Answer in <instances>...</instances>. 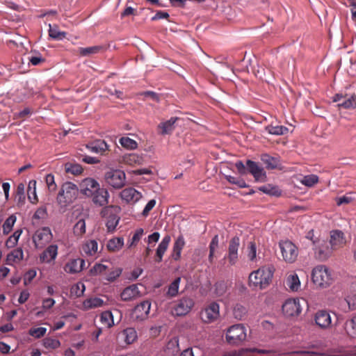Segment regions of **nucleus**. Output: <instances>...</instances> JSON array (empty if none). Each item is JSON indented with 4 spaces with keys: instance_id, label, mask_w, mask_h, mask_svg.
<instances>
[{
    "instance_id": "nucleus-1",
    "label": "nucleus",
    "mask_w": 356,
    "mask_h": 356,
    "mask_svg": "<svg viewBox=\"0 0 356 356\" xmlns=\"http://www.w3.org/2000/svg\"><path fill=\"white\" fill-rule=\"evenodd\" d=\"M235 166L238 172L241 175H244L248 172L257 182H264L266 180V173L264 168L255 161L247 160L246 165H244L242 161H238L235 163Z\"/></svg>"
},
{
    "instance_id": "nucleus-2",
    "label": "nucleus",
    "mask_w": 356,
    "mask_h": 356,
    "mask_svg": "<svg viewBox=\"0 0 356 356\" xmlns=\"http://www.w3.org/2000/svg\"><path fill=\"white\" fill-rule=\"evenodd\" d=\"M273 271L270 267H262L252 272L249 276V284L260 289L266 288L271 281Z\"/></svg>"
},
{
    "instance_id": "nucleus-3",
    "label": "nucleus",
    "mask_w": 356,
    "mask_h": 356,
    "mask_svg": "<svg viewBox=\"0 0 356 356\" xmlns=\"http://www.w3.org/2000/svg\"><path fill=\"white\" fill-rule=\"evenodd\" d=\"M79 191V187L76 184L69 181L64 183L57 196L58 204L66 205L72 203L76 199Z\"/></svg>"
},
{
    "instance_id": "nucleus-4",
    "label": "nucleus",
    "mask_w": 356,
    "mask_h": 356,
    "mask_svg": "<svg viewBox=\"0 0 356 356\" xmlns=\"http://www.w3.org/2000/svg\"><path fill=\"white\" fill-rule=\"evenodd\" d=\"M312 277L315 284L323 288L330 286L332 281V277L329 269L323 265H318L314 268Z\"/></svg>"
},
{
    "instance_id": "nucleus-5",
    "label": "nucleus",
    "mask_w": 356,
    "mask_h": 356,
    "mask_svg": "<svg viewBox=\"0 0 356 356\" xmlns=\"http://www.w3.org/2000/svg\"><path fill=\"white\" fill-rule=\"evenodd\" d=\"M245 327L242 324H236L229 327L227 331L226 340L229 344L238 345L246 339Z\"/></svg>"
},
{
    "instance_id": "nucleus-6",
    "label": "nucleus",
    "mask_w": 356,
    "mask_h": 356,
    "mask_svg": "<svg viewBox=\"0 0 356 356\" xmlns=\"http://www.w3.org/2000/svg\"><path fill=\"white\" fill-rule=\"evenodd\" d=\"M279 247L283 260L289 264L294 263L298 256V248L291 241H282L279 243Z\"/></svg>"
},
{
    "instance_id": "nucleus-7",
    "label": "nucleus",
    "mask_w": 356,
    "mask_h": 356,
    "mask_svg": "<svg viewBox=\"0 0 356 356\" xmlns=\"http://www.w3.org/2000/svg\"><path fill=\"white\" fill-rule=\"evenodd\" d=\"M314 257L319 261L327 260L332 253V248L324 240L313 241Z\"/></svg>"
},
{
    "instance_id": "nucleus-8",
    "label": "nucleus",
    "mask_w": 356,
    "mask_h": 356,
    "mask_svg": "<svg viewBox=\"0 0 356 356\" xmlns=\"http://www.w3.org/2000/svg\"><path fill=\"white\" fill-rule=\"evenodd\" d=\"M53 238L49 227H44L38 229L33 236V241L36 248H42Z\"/></svg>"
},
{
    "instance_id": "nucleus-9",
    "label": "nucleus",
    "mask_w": 356,
    "mask_h": 356,
    "mask_svg": "<svg viewBox=\"0 0 356 356\" xmlns=\"http://www.w3.org/2000/svg\"><path fill=\"white\" fill-rule=\"evenodd\" d=\"M105 180L112 187L120 188L125 184V173L120 170H111L105 174Z\"/></svg>"
},
{
    "instance_id": "nucleus-10",
    "label": "nucleus",
    "mask_w": 356,
    "mask_h": 356,
    "mask_svg": "<svg viewBox=\"0 0 356 356\" xmlns=\"http://www.w3.org/2000/svg\"><path fill=\"white\" fill-rule=\"evenodd\" d=\"M333 102H339V108L353 109L356 108V94L337 93L333 97Z\"/></svg>"
},
{
    "instance_id": "nucleus-11",
    "label": "nucleus",
    "mask_w": 356,
    "mask_h": 356,
    "mask_svg": "<svg viewBox=\"0 0 356 356\" xmlns=\"http://www.w3.org/2000/svg\"><path fill=\"white\" fill-rule=\"evenodd\" d=\"M151 308V302L144 300L137 305L133 309L131 316L135 321H143L148 318Z\"/></svg>"
},
{
    "instance_id": "nucleus-12",
    "label": "nucleus",
    "mask_w": 356,
    "mask_h": 356,
    "mask_svg": "<svg viewBox=\"0 0 356 356\" xmlns=\"http://www.w3.org/2000/svg\"><path fill=\"white\" fill-rule=\"evenodd\" d=\"M240 246V238L238 236L233 237L229 242L228 251L225 256L230 266L235 265L238 261V248Z\"/></svg>"
},
{
    "instance_id": "nucleus-13",
    "label": "nucleus",
    "mask_w": 356,
    "mask_h": 356,
    "mask_svg": "<svg viewBox=\"0 0 356 356\" xmlns=\"http://www.w3.org/2000/svg\"><path fill=\"white\" fill-rule=\"evenodd\" d=\"M220 307L218 303L213 302L210 303L200 314L201 319L207 323L217 320L220 316Z\"/></svg>"
},
{
    "instance_id": "nucleus-14",
    "label": "nucleus",
    "mask_w": 356,
    "mask_h": 356,
    "mask_svg": "<svg viewBox=\"0 0 356 356\" xmlns=\"http://www.w3.org/2000/svg\"><path fill=\"white\" fill-rule=\"evenodd\" d=\"M58 247L56 244L47 246L39 255L41 264H51L54 261L58 256Z\"/></svg>"
},
{
    "instance_id": "nucleus-15",
    "label": "nucleus",
    "mask_w": 356,
    "mask_h": 356,
    "mask_svg": "<svg viewBox=\"0 0 356 356\" xmlns=\"http://www.w3.org/2000/svg\"><path fill=\"white\" fill-rule=\"evenodd\" d=\"M194 305L193 300L190 298H183L177 301L174 306V312L177 316L187 314Z\"/></svg>"
},
{
    "instance_id": "nucleus-16",
    "label": "nucleus",
    "mask_w": 356,
    "mask_h": 356,
    "mask_svg": "<svg viewBox=\"0 0 356 356\" xmlns=\"http://www.w3.org/2000/svg\"><path fill=\"white\" fill-rule=\"evenodd\" d=\"M99 185L94 179L86 178L80 183L79 190L85 196L90 197L94 194L95 191H97Z\"/></svg>"
},
{
    "instance_id": "nucleus-17",
    "label": "nucleus",
    "mask_w": 356,
    "mask_h": 356,
    "mask_svg": "<svg viewBox=\"0 0 356 356\" xmlns=\"http://www.w3.org/2000/svg\"><path fill=\"white\" fill-rule=\"evenodd\" d=\"M282 310L289 316L298 315L302 311L299 299H288L282 305Z\"/></svg>"
},
{
    "instance_id": "nucleus-18",
    "label": "nucleus",
    "mask_w": 356,
    "mask_h": 356,
    "mask_svg": "<svg viewBox=\"0 0 356 356\" xmlns=\"http://www.w3.org/2000/svg\"><path fill=\"white\" fill-rule=\"evenodd\" d=\"M314 321L319 327L327 329L330 327L332 323L331 316L327 310H318L314 316Z\"/></svg>"
},
{
    "instance_id": "nucleus-19",
    "label": "nucleus",
    "mask_w": 356,
    "mask_h": 356,
    "mask_svg": "<svg viewBox=\"0 0 356 356\" xmlns=\"http://www.w3.org/2000/svg\"><path fill=\"white\" fill-rule=\"evenodd\" d=\"M346 244V238L341 230H332L330 232V245L333 250L342 248Z\"/></svg>"
},
{
    "instance_id": "nucleus-20",
    "label": "nucleus",
    "mask_w": 356,
    "mask_h": 356,
    "mask_svg": "<svg viewBox=\"0 0 356 356\" xmlns=\"http://www.w3.org/2000/svg\"><path fill=\"white\" fill-rule=\"evenodd\" d=\"M85 265V261L83 259H70L64 266V270L70 274H75L81 272Z\"/></svg>"
},
{
    "instance_id": "nucleus-21",
    "label": "nucleus",
    "mask_w": 356,
    "mask_h": 356,
    "mask_svg": "<svg viewBox=\"0 0 356 356\" xmlns=\"http://www.w3.org/2000/svg\"><path fill=\"white\" fill-rule=\"evenodd\" d=\"M91 197H92L93 202L101 207L106 205L108 202L109 195L107 190L100 188L99 186Z\"/></svg>"
},
{
    "instance_id": "nucleus-22",
    "label": "nucleus",
    "mask_w": 356,
    "mask_h": 356,
    "mask_svg": "<svg viewBox=\"0 0 356 356\" xmlns=\"http://www.w3.org/2000/svg\"><path fill=\"white\" fill-rule=\"evenodd\" d=\"M86 148L91 152L104 154L109 151V146L103 140H96L86 145Z\"/></svg>"
},
{
    "instance_id": "nucleus-23",
    "label": "nucleus",
    "mask_w": 356,
    "mask_h": 356,
    "mask_svg": "<svg viewBox=\"0 0 356 356\" xmlns=\"http://www.w3.org/2000/svg\"><path fill=\"white\" fill-rule=\"evenodd\" d=\"M120 196L127 202L135 203L142 197V194L135 188L130 187L122 190Z\"/></svg>"
},
{
    "instance_id": "nucleus-24",
    "label": "nucleus",
    "mask_w": 356,
    "mask_h": 356,
    "mask_svg": "<svg viewBox=\"0 0 356 356\" xmlns=\"http://www.w3.org/2000/svg\"><path fill=\"white\" fill-rule=\"evenodd\" d=\"M118 338L121 339L126 344H131L138 338L137 332L134 327H127L119 333Z\"/></svg>"
},
{
    "instance_id": "nucleus-25",
    "label": "nucleus",
    "mask_w": 356,
    "mask_h": 356,
    "mask_svg": "<svg viewBox=\"0 0 356 356\" xmlns=\"http://www.w3.org/2000/svg\"><path fill=\"white\" fill-rule=\"evenodd\" d=\"M140 295V291L137 285L132 284L126 287L120 294L121 299L123 301H130Z\"/></svg>"
},
{
    "instance_id": "nucleus-26",
    "label": "nucleus",
    "mask_w": 356,
    "mask_h": 356,
    "mask_svg": "<svg viewBox=\"0 0 356 356\" xmlns=\"http://www.w3.org/2000/svg\"><path fill=\"white\" fill-rule=\"evenodd\" d=\"M178 120V118L172 117L170 120L161 122L159 124L158 127L161 129L160 134L162 135L170 134L175 129V123Z\"/></svg>"
},
{
    "instance_id": "nucleus-27",
    "label": "nucleus",
    "mask_w": 356,
    "mask_h": 356,
    "mask_svg": "<svg viewBox=\"0 0 356 356\" xmlns=\"http://www.w3.org/2000/svg\"><path fill=\"white\" fill-rule=\"evenodd\" d=\"M261 160L268 169H275L280 165L279 157L271 156L268 154H261Z\"/></svg>"
},
{
    "instance_id": "nucleus-28",
    "label": "nucleus",
    "mask_w": 356,
    "mask_h": 356,
    "mask_svg": "<svg viewBox=\"0 0 356 356\" xmlns=\"http://www.w3.org/2000/svg\"><path fill=\"white\" fill-rule=\"evenodd\" d=\"M170 242V237L165 236L159 243L156 252V261L161 262L165 252L167 250L169 243Z\"/></svg>"
},
{
    "instance_id": "nucleus-29",
    "label": "nucleus",
    "mask_w": 356,
    "mask_h": 356,
    "mask_svg": "<svg viewBox=\"0 0 356 356\" xmlns=\"http://www.w3.org/2000/svg\"><path fill=\"white\" fill-rule=\"evenodd\" d=\"M105 49L103 45H96L88 47H79L78 53L81 56H88L92 54H96Z\"/></svg>"
},
{
    "instance_id": "nucleus-30",
    "label": "nucleus",
    "mask_w": 356,
    "mask_h": 356,
    "mask_svg": "<svg viewBox=\"0 0 356 356\" xmlns=\"http://www.w3.org/2000/svg\"><path fill=\"white\" fill-rule=\"evenodd\" d=\"M248 352H253L256 353L258 355H261V356H268V355L273 354L274 353L272 350H263V349H242L238 351H234L230 353L229 356H245V354Z\"/></svg>"
},
{
    "instance_id": "nucleus-31",
    "label": "nucleus",
    "mask_w": 356,
    "mask_h": 356,
    "mask_svg": "<svg viewBox=\"0 0 356 356\" xmlns=\"http://www.w3.org/2000/svg\"><path fill=\"white\" fill-rule=\"evenodd\" d=\"M124 245V238L122 237L113 238L108 241L107 249L110 252H118Z\"/></svg>"
},
{
    "instance_id": "nucleus-32",
    "label": "nucleus",
    "mask_w": 356,
    "mask_h": 356,
    "mask_svg": "<svg viewBox=\"0 0 356 356\" xmlns=\"http://www.w3.org/2000/svg\"><path fill=\"white\" fill-rule=\"evenodd\" d=\"M286 285L293 291H297L300 287V282L296 273H291L287 276Z\"/></svg>"
},
{
    "instance_id": "nucleus-33",
    "label": "nucleus",
    "mask_w": 356,
    "mask_h": 356,
    "mask_svg": "<svg viewBox=\"0 0 356 356\" xmlns=\"http://www.w3.org/2000/svg\"><path fill=\"white\" fill-rule=\"evenodd\" d=\"M97 250L98 244L95 240L87 241L83 245V251L88 255H95Z\"/></svg>"
},
{
    "instance_id": "nucleus-34",
    "label": "nucleus",
    "mask_w": 356,
    "mask_h": 356,
    "mask_svg": "<svg viewBox=\"0 0 356 356\" xmlns=\"http://www.w3.org/2000/svg\"><path fill=\"white\" fill-rule=\"evenodd\" d=\"M27 195L29 201L35 204L38 202V199L36 194V181L35 180H31L29 182L28 185V189H27Z\"/></svg>"
},
{
    "instance_id": "nucleus-35",
    "label": "nucleus",
    "mask_w": 356,
    "mask_h": 356,
    "mask_svg": "<svg viewBox=\"0 0 356 356\" xmlns=\"http://www.w3.org/2000/svg\"><path fill=\"white\" fill-rule=\"evenodd\" d=\"M345 330L349 337L356 338V316L346 321Z\"/></svg>"
},
{
    "instance_id": "nucleus-36",
    "label": "nucleus",
    "mask_w": 356,
    "mask_h": 356,
    "mask_svg": "<svg viewBox=\"0 0 356 356\" xmlns=\"http://www.w3.org/2000/svg\"><path fill=\"white\" fill-rule=\"evenodd\" d=\"M185 245L184 238L182 236L177 238L173 246V257L178 260L181 257V252Z\"/></svg>"
},
{
    "instance_id": "nucleus-37",
    "label": "nucleus",
    "mask_w": 356,
    "mask_h": 356,
    "mask_svg": "<svg viewBox=\"0 0 356 356\" xmlns=\"http://www.w3.org/2000/svg\"><path fill=\"white\" fill-rule=\"evenodd\" d=\"M49 35L52 39L60 40L66 37L67 33L65 31H60L58 26L54 25L52 26L51 24H49Z\"/></svg>"
},
{
    "instance_id": "nucleus-38",
    "label": "nucleus",
    "mask_w": 356,
    "mask_h": 356,
    "mask_svg": "<svg viewBox=\"0 0 356 356\" xmlns=\"http://www.w3.org/2000/svg\"><path fill=\"white\" fill-rule=\"evenodd\" d=\"M265 130L270 134L280 136L286 134L289 131L288 128L284 126H273L272 124L266 126Z\"/></svg>"
},
{
    "instance_id": "nucleus-39",
    "label": "nucleus",
    "mask_w": 356,
    "mask_h": 356,
    "mask_svg": "<svg viewBox=\"0 0 356 356\" xmlns=\"http://www.w3.org/2000/svg\"><path fill=\"white\" fill-rule=\"evenodd\" d=\"M142 161V157L134 153L125 154L122 157L123 163L129 165L140 164Z\"/></svg>"
},
{
    "instance_id": "nucleus-40",
    "label": "nucleus",
    "mask_w": 356,
    "mask_h": 356,
    "mask_svg": "<svg viewBox=\"0 0 356 356\" xmlns=\"http://www.w3.org/2000/svg\"><path fill=\"white\" fill-rule=\"evenodd\" d=\"M102 324L106 328H110L114 325L113 316L110 311H105L100 316Z\"/></svg>"
},
{
    "instance_id": "nucleus-41",
    "label": "nucleus",
    "mask_w": 356,
    "mask_h": 356,
    "mask_svg": "<svg viewBox=\"0 0 356 356\" xmlns=\"http://www.w3.org/2000/svg\"><path fill=\"white\" fill-rule=\"evenodd\" d=\"M24 253L21 248L15 249L11 253L7 256V261L10 262H19L23 259Z\"/></svg>"
},
{
    "instance_id": "nucleus-42",
    "label": "nucleus",
    "mask_w": 356,
    "mask_h": 356,
    "mask_svg": "<svg viewBox=\"0 0 356 356\" xmlns=\"http://www.w3.org/2000/svg\"><path fill=\"white\" fill-rule=\"evenodd\" d=\"M25 186L23 183H20L17 185L16 191V201L18 206H22L25 202V194H24Z\"/></svg>"
},
{
    "instance_id": "nucleus-43",
    "label": "nucleus",
    "mask_w": 356,
    "mask_h": 356,
    "mask_svg": "<svg viewBox=\"0 0 356 356\" xmlns=\"http://www.w3.org/2000/svg\"><path fill=\"white\" fill-rule=\"evenodd\" d=\"M16 216L13 214L5 220L3 225V234L4 235H7L11 232L16 222Z\"/></svg>"
},
{
    "instance_id": "nucleus-44",
    "label": "nucleus",
    "mask_w": 356,
    "mask_h": 356,
    "mask_svg": "<svg viewBox=\"0 0 356 356\" xmlns=\"http://www.w3.org/2000/svg\"><path fill=\"white\" fill-rule=\"evenodd\" d=\"M104 305V300L99 298H92L84 301L83 305L86 309L96 308L102 307Z\"/></svg>"
},
{
    "instance_id": "nucleus-45",
    "label": "nucleus",
    "mask_w": 356,
    "mask_h": 356,
    "mask_svg": "<svg viewBox=\"0 0 356 356\" xmlns=\"http://www.w3.org/2000/svg\"><path fill=\"white\" fill-rule=\"evenodd\" d=\"M107 270H108V266L102 264H95L90 269V275L92 276H96L97 275H101L103 273H106Z\"/></svg>"
},
{
    "instance_id": "nucleus-46",
    "label": "nucleus",
    "mask_w": 356,
    "mask_h": 356,
    "mask_svg": "<svg viewBox=\"0 0 356 356\" xmlns=\"http://www.w3.org/2000/svg\"><path fill=\"white\" fill-rule=\"evenodd\" d=\"M259 189L268 195L274 196H280L281 195V191L277 186H273L270 184L261 186Z\"/></svg>"
},
{
    "instance_id": "nucleus-47",
    "label": "nucleus",
    "mask_w": 356,
    "mask_h": 356,
    "mask_svg": "<svg viewBox=\"0 0 356 356\" xmlns=\"http://www.w3.org/2000/svg\"><path fill=\"white\" fill-rule=\"evenodd\" d=\"M43 346L47 349L54 350L60 347V342L56 339L47 337L42 341Z\"/></svg>"
},
{
    "instance_id": "nucleus-48",
    "label": "nucleus",
    "mask_w": 356,
    "mask_h": 356,
    "mask_svg": "<svg viewBox=\"0 0 356 356\" xmlns=\"http://www.w3.org/2000/svg\"><path fill=\"white\" fill-rule=\"evenodd\" d=\"M120 218L115 214H111L106 221V226L109 232L115 230L119 222Z\"/></svg>"
},
{
    "instance_id": "nucleus-49",
    "label": "nucleus",
    "mask_w": 356,
    "mask_h": 356,
    "mask_svg": "<svg viewBox=\"0 0 356 356\" xmlns=\"http://www.w3.org/2000/svg\"><path fill=\"white\" fill-rule=\"evenodd\" d=\"M246 314L247 309L244 306L240 304H236L234 306L233 309V315L235 318L238 320H242L246 316Z\"/></svg>"
},
{
    "instance_id": "nucleus-50",
    "label": "nucleus",
    "mask_w": 356,
    "mask_h": 356,
    "mask_svg": "<svg viewBox=\"0 0 356 356\" xmlns=\"http://www.w3.org/2000/svg\"><path fill=\"white\" fill-rule=\"evenodd\" d=\"M65 171L74 175H80L83 172V168L78 163H67L65 164Z\"/></svg>"
},
{
    "instance_id": "nucleus-51",
    "label": "nucleus",
    "mask_w": 356,
    "mask_h": 356,
    "mask_svg": "<svg viewBox=\"0 0 356 356\" xmlns=\"http://www.w3.org/2000/svg\"><path fill=\"white\" fill-rule=\"evenodd\" d=\"M22 233V229H17L16 230L12 236H10L7 241H6V245L8 248H13L15 247L19 240V238L20 237L21 234Z\"/></svg>"
},
{
    "instance_id": "nucleus-52",
    "label": "nucleus",
    "mask_w": 356,
    "mask_h": 356,
    "mask_svg": "<svg viewBox=\"0 0 356 356\" xmlns=\"http://www.w3.org/2000/svg\"><path fill=\"white\" fill-rule=\"evenodd\" d=\"M120 143L123 147L129 149H135L138 147L136 141L129 137H122Z\"/></svg>"
},
{
    "instance_id": "nucleus-53",
    "label": "nucleus",
    "mask_w": 356,
    "mask_h": 356,
    "mask_svg": "<svg viewBox=\"0 0 356 356\" xmlns=\"http://www.w3.org/2000/svg\"><path fill=\"white\" fill-rule=\"evenodd\" d=\"M74 234L77 236H81L86 233V222L83 219L79 220L73 227Z\"/></svg>"
},
{
    "instance_id": "nucleus-54",
    "label": "nucleus",
    "mask_w": 356,
    "mask_h": 356,
    "mask_svg": "<svg viewBox=\"0 0 356 356\" xmlns=\"http://www.w3.org/2000/svg\"><path fill=\"white\" fill-rule=\"evenodd\" d=\"M108 272L105 277V280L108 282H114L122 273V268H115L107 270Z\"/></svg>"
},
{
    "instance_id": "nucleus-55",
    "label": "nucleus",
    "mask_w": 356,
    "mask_h": 356,
    "mask_svg": "<svg viewBox=\"0 0 356 356\" xmlns=\"http://www.w3.org/2000/svg\"><path fill=\"white\" fill-rule=\"evenodd\" d=\"M47 328L43 327H31L29 330V334L35 339H40L45 335Z\"/></svg>"
},
{
    "instance_id": "nucleus-56",
    "label": "nucleus",
    "mask_w": 356,
    "mask_h": 356,
    "mask_svg": "<svg viewBox=\"0 0 356 356\" xmlns=\"http://www.w3.org/2000/svg\"><path fill=\"white\" fill-rule=\"evenodd\" d=\"M227 290V284L225 281L217 282L215 284V293L217 296H222Z\"/></svg>"
},
{
    "instance_id": "nucleus-57",
    "label": "nucleus",
    "mask_w": 356,
    "mask_h": 356,
    "mask_svg": "<svg viewBox=\"0 0 356 356\" xmlns=\"http://www.w3.org/2000/svg\"><path fill=\"white\" fill-rule=\"evenodd\" d=\"M180 281L181 278L177 277L170 284L167 293L168 295H169L171 297H174L178 293Z\"/></svg>"
},
{
    "instance_id": "nucleus-58",
    "label": "nucleus",
    "mask_w": 356,
    "mask_h": 356,
    "mask_svg": "<svg viewBox=\"0 0 356 356\" xmlns=\"http://www.w3.org/2000/svg\"><path fill=\"white\" fill-rule=\"evenodd\" d=\"M345 304L347 305L348 309L343 308L344 312H349L352 310L356 309V296H348L346 297V298L344 300Z\"/></svg>"
},
{
    "instance_id": "nucleus-59",
    "label": "nucleus",
    "mask_w": 356,
    "mask_h": 356,
    "mask_svg": "<svg viewBox=\"0 0 356 356\" xmlns=\"http://www.w3.org/2000/svg\"><path fill=\"white\" fill-rule=\"evenodd\" d=\"M318 177L315 175H309L305 176L301 180V183L305 186L311 187L318 183Z\"/></svg>"
},
{
    "instance_id": "nucleus-60",
    "label": "nucleus",
    "mask_w": 356,
    "mask_h": 356,
    "mask_svg": "<svg viewBox=\"0 0 356 356\" xmlns=\"http://www.w3.org/2000/svg\"><path fill=\"white\" fill-rule=\"evenodd\" d=\"M257 255V246L254 242L251 241L248 245V257L250 261H254Z\"/></svg>"
},
{
    "instance_id": "nucleus-61",
    "label": "nucleus",
    "mask_w": 356,
    "mask_h": 356,
    "mask_svg": "<svg viewBox=\"0 0 356 356\" xmlns=\"http://www.w3.org/2000/svg\"><path fill=\"white\" fill-rule=\"evenodd\" d=\"M144 231L142 228H138L136 230L131 242L129 244V248H131L134 245H136V243L140 240L142 236L143 235Z\"/></svg>"
},
{
    "instance_id": "nucleus-62",
    "label": "nucleus",
    "mask_w": 356,
    "mask_h": 356,
    "mask_svg": "<svg viewBox=\"0 0 356 356\" xmlns=\"http://www.w3.org/2000/svg\"><path fill=\"white\" fill-rule=\"evenodd\" d=\"M46 184L50 192H54L57 186L55 183L54 176L52 174H48L45 177Z\"/></svg>"
},
{
    "instance_id": "nucleus-63",
    "label": "nucleus",
    "mask_w": 356,
    "mask_h": 356,
    "mask_svg": "<svg viewBox=\"0 0 356 356\" xmlns=\"http://www.w3.org/2000/svg\"><path fill=\"white\" fill-rule=\"evenodd\" d=\"M36 276V271L33 269H31L28 270L24 277V284L25 285L29 284L32 280Z\"/></svg>"
},
{
    "instance_id": "nucleus-64",
    "label": "nucleus",
    "mask_w": 356,
    "mask_h": 356,
    "mask_svg": "<svg viewBox=\"0 0 356 356\" xmlns=\"http://www.w3.org/2000/svg\"><path fill=\"white\" fill-rule=\"evenodd\" d=\"M47 215V209L44 207L38 208L33 215L35 219H44Z\"/></svg>"
}]
</instances>
